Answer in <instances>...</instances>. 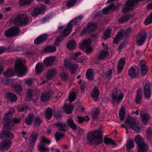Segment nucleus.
I'll list each match as a JSON object with an SVG mask.
<instances>
[{
  "label": "nucleus",
  "mask_w": 152,
  "mask_h": 152,
  "mask_svg": "<svg viewBox=\"0 0 152 152\" xmlns=\"http://www.w3.org/2000/svg\"><path fill=\"white\" fill-rule=\"evenodd\" d=\"M103 128L100 126L98 129L88 132L87 135V140L89 143L94 145L100 144L103 140Z\"/></svg>",
  "instance_id": "f257e3e1"
},
{
  "label": "nucleus",
  "mask_w": 152,
  "mask_h": 152,
  "mask_svg": "<svg viewBox=\"0 0 152 152\" xmlns=\"http://www.w3.org/2000/svg\"><path fill=\"white\" fill-rule=\"evenodd\" d=\"M126 134L129 133L128 128H130L136 132H139L142 129V125L134 118L131 117L126 118L125 122Z\"/></svg>",
  "instance_id": "f03ea898"
},
{
  "label": "nucleus",
  "mask_w": 152,
  "mask_h": 152,
  "mask_svg": "<svg viewBox=\"0 0 152 152\" xmlns=\"http://www.w3.org/2000/svg\"><path fill=\"white\" fill-rule=\"evenodd\" d=\"M83 18L82 15L78 16L70 21L67 24L66 28L61 33V35L66 37L68 36L72 31V28L73 24H78Z\"/></svg>",
  "instance_id": "7ed1b4c3"
},
{
  "label": "nucleus",
  "mask_w": 152,
  "mask_h": 152,
  "mask_svg": "<svg viewBox=\"0 0 152 152\" xmlns=\"http://www.w3.org/2000/svg\"><path fill=\"white\" fill-rule=\"evenodd\" d=\"M124 94L119 89L115 88L112 91L111 99L113 105L117 106V104L122 100L124 97Z\"/></svg>",
  "instance_id": "20e7f679"
},
{
  "label": "nucleus",
  "mask_w": 152,
  "mask_h": 152,
  "mask_svg": "<svg viewBox=\"0 0 152 152\" xmlns=\"http://www.w3.org/2000/svg\"><path fill=\"white\" fill-rule=\"evenodd\" d=\"M132 31L131 28H129L125 31L124 29H121L117 33L115 38L113 39V42L115 44H118L123 38L124 37H126L130 34Z\"/></svg>",
  "instance_id": "39448f33"
},
{
  "label": "nucleus",
  "mask_w": 152,
  "mask_h": 152,
  "mask_svg": "<svg viewBox=\"0 0 152 152\" xmlns=\"http://www.w3.org/2000/svg\"><path fill=\"white\" fill-rule=\"evenodd\" d=\"M28 18L26 15L22 14L17 15L13 19L12 21L15 25L21 27L28 23Z\"/></svg>",
  "instance_id": "423d86ee"
},
{
  "label": "nucleus",
  "mask_w": 152,
  "mask_h": 152,
  "mask_svg": "<svg viewBox=\"0 0 152 152\" xmlns=\"http://www.w3.org/2000/svg\"><path fill=\"white\" fill-rule=\"evenodd\" d=\"M134 141L139 148L138 152H148V145L144 142L143 139L140 135L135 137Z\"/></svg>",
  "instance_id": "0eeeda50"
},
{
  "label": "nucleus",
  "mask_w": 152,
  "mask_h": 152,
  "mask_svg": "<svg viewBox=\"0 0 152 152\" xmlns=\"http://www.w3.org/2000/svg\"><path fill=\"white\" fill-rule=\"evenodd\" d=\"M14 111V109L13 108H11L9 112L4 115V118L5 121V124H4L5 127L7 129L12 130L14 129V126L10 123V117L9 116L13 113Z\"/></svg>",
  "instance_id": "6e6552de"
},
{
  "label": "nucleus",
  "mask_w": 152,
  "mask_h": 152,
  "mask_svg": "<svg viewBox=\"0 0 152 152\" xmlns=\"http://www.w3.org/2000/svg\"><path fill=\"white\" fill-rule=\"evenodd\" d=\"M20 31L18 28L13 26L5 31L4 35L7 37H14L18 35Z\"/></svg>",
  "instance_id": "1a4fd4ad"
},
{
  "label": "nucleus",
  "mask_w": 152,
  "mask_h": 152,
  "mask_svg": "<svg viewBox=\"0 0 152 152\" xmlns=\"http://www.w3.org/2000/svg\"><path fill=\"white\" fill-rule=\"evenodd\" d=\"M25 66L23 64L21 60H18L15 66L16 72L19 75H22L26 72Z\"/></svg>",
  "instance_id": "9d476101"
},
{
  "label": "nucleus",
  "mask_w": 152,
  "mask_h": 152,
  "mask_svg": "<svg viewBox=\"0 0 152 152\" xmlns=\"http://www.w3.org/2000/svg\"><path fill=\"white\" fill-rule=\"evenodd\" d=\"M58 73V69L56 68H52L48 70L44 75V77L48 80L53 79Z\"/></svg>",
  "instance_id": "9b49d317"
},
{
  "label": "nucleus",
  "mask_w": 152,
  "mask_h": 152,
  "mask_svg": "<svg viewBox=\"0 0 152 152\" xmlns=\"http://www.w3.org/2000/svg\"><path fill=\"white\" fill-rule=\"evenodd\" d=\"M147 37V34L145 32L139 33L137 38V42L138 45H142L144 44Z\"/></svg>",
  "instance_id": "f8f14e48"
},
{
  "label": "nucleus",
  "mask_w": 152,
  "mask_h": 152,
  "mask_svg": "<svg viewBox=\"0 0 152 152\" xmlns=\"http://www.w3.org/2000/svg\"><path fill=\"white\" fill-rule=\"evenodd\" d=\"M96 28V24L91 23H88L86 27L82 31V33L83 34L87 33H90L94 30Z\"/></svg>",
  "instance_id": "ddd939ff"
},
{
  "label": "nucleus",
  "mask_w": 152,
  "mask_h": 152,
  "mask_svg": "<svg viewBox=\"0 0 152 152\" xmlns=\"http://www.w3.org/2000/svg\"><path fill=\"white\" fill-rule=\"evenodd\" d=\"M65 66L68 68L72 74H74L77 71V66L74 64L70 63L68 59H66L64 61Z\"/></svg>",
  "instance_id": "4468645a"
},
{
  "label": "nucleus",
  "mask_w": 152,
  "mask_h": 152,
  "mask_svg": "<svg viewBox=\"0 0 152 152\" xmlns=\"http://www.w3.org/2000/svg\"><path fill=\"white\" fill-rule=\"evenodd\" d=\"M56 56L46 57L44 60V63L48 66H52L56 64Z\"/></svg>",
  "instance_id": "2eb2a0df"
},
{
  "label": "nucleus",
  "mask_w": 152,
  "mask_h": 152,
  "mask_svg": "<svg viewBox=\"0 0 152 152\" xmlns=\"http://www.w3.org/2000/svg\"><path fill=\"white\" fill-rule=\"evenodd\" d=\"M1 139L4 140H10L14 138V134L12 133L8 130H5L2 132Z\"/></svg>",
  "instance_id": "dca6fc26"
},
{
  "label": "nucleus",
  "mask_w": 152,
  "mask_h": 152,
  "mask_svg": "<svg viewBox=\"0 0 152 152\" xmlns=\"http://www.w3.org/2000/svg\"><path fill=\"white\" fill-rule=\"evenodd\" d=\"M139 73L138 68L136 66H131L129 70L128 75L132 78L137 76Z\"/></svg>",
  "instance_id": "f3484780"
},
{
  "label": "nucleus",
  "mask_w": 152,
  "mask_h": 152,
  "mask_svg": "<svg viewBox=\"0 0 152 152\" xmlns=\"http://www.w3.org/2000/svg\"><path fill=\"white\" fill-rule=\"evenodd\" d=\"M11 145V142L9 140H4L0 143V150L2 151H4V149L7 150Z\"/></svg>",
  "instance_id": "a211bd4d"
},
{
  "label": "nucleus",
  "mask_w": 152,
  "mask_h": 152,
  "mask_svg": "<svg viewBox=\"0 0 152 152\" xmlns=\"http://www.w3.org/2000/svg\"><path fill=\"white\" fill-rule=\"evenodd\" d=\"M144 94L145 98L149 99L151 96V91L150 85L146 84L144 87Z\"/></svg>",
  "instance_id": "6ab92c4d"
},
{
  "label": "nucleus",
  "mask_w": 152,
  "mask_h": 152,
  "mask_svg": "<svg viewBox=\"0 0 152 152\" xmlns=\"http://www.w3.org/2000/svg\"><path fill=\"white\" fill-rule=\"evenodd\" d=\"M140 115L141 118L143 123L144 124H147L150 118V116L149 115L145 113L142 111H141Z\"/></svg>",
  "instance_id": "aec40b11"
},
{
  "label": "nucleus",
  "mask_w": 152,
  "mask_h": 152,
  "mask_svg": "<svg viewBox=\"0 0 152 152\" xmlns=\"http://www.w3.org/2000/svg\"><path fill=\"white\" fill-rule=\"evenodd\" d=\"M99 91L98 88L95 87L92 90V92L91 94V97L93 99L94 101H97L99 98Z\"/></svg>",
  "instance_id": "412c9836"
},
{
  "label": "nucleus",
  "mask_w": 152,
  "mask_h": 152,
  "mask_svg": "<svg viewBox=\"0 0 152 152\" xmlns=\"http://www.w3.org/2000/svg\"><path fill=\"white\" fill-rule=\"evenodd\" d=\"M48 37L47 35L45 34H42L35 39L34 43L36 45H38L40 43L45 41Z\"/></svg>",
  "instance_id": "4be33fe9"
},
{
  "label": "nucleus",
  "mask_w": 152,
  "mask_h": 152,
  "mask_svg": "<svg viewBox=\"0 0 152 152\" xmlns=\"http://www.w3.org/2000/svg\"><path fill=\"white\" fill-rule=\"evenodd\" d=\"M125 63L126 61L124 58H121L119 60L118 62V73H120L122 72Z\"/></svg>",
  "instance_id": "5701e85b"
},
{
  "label": "nucleus",
  "mask_w": 152,
  "mask_h": 152,
  "mask_svg": "<svg viewBox=\"0 0 152 152\" xmlns=\"http://www.w3.org/2000/svg\"><path fill=\"white\" fill-rule=\"evenodd\" d=\"M140 66L141 69V73L142 76H145L147 73L148 71V67L145 65L144 61H142L140 62Z\"/></svg>",
  "instance_id": "b1692460"
},
{
  "label": "nucleus",
  "mask_w": 152,
  "mask_h": 152,
  "mask_svg": "<svg viewBox=\"0 0 152 152\" xmlns=\"http://www.w3.org/2000/svg\"><path fill=\"white\" fill-rule=\"evenodd\" d=\"M6 99L11 102H14L17 99L16 95L12 93H8L6 94Z\"/></svg>",
  "instance_id": "393cba45"
},
{
  "label": "nucleus",
  "mask_w": 152,
  "mask_h": 152,
  "mask_svg": "<svg viewBox=\"0 0 152 152\" xmlns=\"http://www.w3.org/2000/svg\"><path fill=\"white\" fill-rule=\"evenodd\" d=\"M37 134L36 132H33L28 139L29 144H31L34 143L37 140Z\"/></svg>",
  "instance_id": "a878e982"
},
{
  "label": "nucleus",
  "mask_w": 152,
  "mask_h": 152,
  "mask_svg": "<svg viewBox=\"0 0 152 152\" xmlns=\"http://www.w3.org/2000/svg\"><path fill=\"white\" fill-rule=\"evenodd\" d=\"M74 108L73 106L71 104L67 105L65 104L64 107V109L65 112L67 114L71 113L73 111V110Z\"/></svg>",
  "instance_id": "bb28decb"
},
{
  "label": "nucleus",
  "mask_w": 152,
  "mask_h": 152,
  "mask_svg": "<svg viewBox=\"0 0 152 152\" xmlns=\"http://www.w3.org/2000/svg\"><path fill=\"white\" fill-rule=\"evenodd\" d=\"M38 150L40 152H47L49 151V148L42 142H40L38 146Z\"/></svg>",
  "instance_id": "cd10ccee"
},
{
  "label": "nucleus",
  "mask_w": 152,
  "mask_h": 152,
  "mask_svg": "<svg viewBox=\"0 0 152 152\" xmlns=\"http://www.w3.org/2000/svg\"><path fill=\"white\" fill-rule=\"evenodd\" d=\"M91 43L90 39L84 40L80 45V48L82 50H85L86 47L89 46Z\"/></svg>",
  "instance_id": "c85d7f7f"
},
{
  "label": "nucleus",
  "mask_w": 152,
  "mask_h": 152,
  "mask_svg": "<svg viewBox=\"0 0 152 152\" xmlns=\"http://www.w3.org/2000/svg\"><path fill=\"white\" fill-rule=\"evenodd\" d=\"M131 18L130 15H127L121 17L118 20L119 23H123L128 21Z\"/></svg>",
  "instance_id": "c756f323"
},
{
  "label": "nucleus",
  "mask_w": 152,
  "mask_h": 152,
  "mask_svg": "<svg viewBox=\"0 0 152 152\" xmlns=\"http://www.w3.org/2000/svg\"><path fill=\"white\" fill-rule=\"evenodd\" d=\"M76 42L75 41L71 40L68 42L67 45V47L70 50L75 49L76 47Z\"/></svg>",
  "instance_id": "7c9ffc66"
},
{
  "label": "nucleus",
  "mask_w": 152,
  "mask_h": 152,
  "mask_svg": "<svg viewBox=\"0 0 152 152\" xmlns=\"http://www.w3.org/2000/svg\"><path fill=\"white\" fill-rule=\"evenodd\" d=\"M50 97L51 96L49 92L44 93L41 95L40 99L42 102H45L49 99Z\"/></svg>",
  "instance_id": "2f4dec72"
},
{
  "label": "nucleus",
  "mask_w": 152,
  "mask_h": 152,
  "mask_svg": "<svg viewBox=\"0 0 152 152\" xmlns=\"http://www.w3.org/2000/svg\"><path fill=\"white\" fill-rule=\"evenodd\" d=\"M35 72L37 74H40L43 70V67L42 64L37 63L35 67Z\"/></svg>",
  "instance_id": "473e14b6"
},
{
  "label": "nucleus",
  "mask_w": 152,
  "mask_h": 152,
  "mask_svg": "<svg viewBox=\"0 0 152 152\" xmlns=\"http://www.w3.org/2000/svg\"><path fill=\"white\" fill-rule=\"evenodd\" d=\"M45 115L47 119H50L52 116V109L49 107L47 108L45 112Z\"/></svg>",
  "instance_id": "72a5a7b5"
},
{
  "label": "nucleus",
  "mask_w": 152,
  "mask_h": 152,
  "mask_svg": "<svg viewBox=\"0 0 152 152\" xmlns=\"http://www.w3.org/2000/svg\"><path fill=\"white\" fill-rule=\"evenodd\" d=\"M56 48L53 46L46 47L44 49V51L45 53H50L55 52L56 50Z\"/></svg>",
  "instance_id": "f704fd0d"
},
{
  "label": "nucleus",
  "mask_w": 152,
  "mask_h": 152,
  "mask_svg": "<svg viewBox=\"0 0 152 152\" xmlns=\"http://www.w3.org/2000/svg\"><path fill=\"white\" fill-rule=\"evenodd\" d=\"M94 74L93 70L91 69H88L86 72V77L88 80H91L94 77Z\"/></svg>",
  "instance_id": "c9c22d12"
},
{
  "label": "nucleus",
  "mask_w": 152,
  "mask_h": 152,
  "mask_svg": "<svg viewBox=\"0 0 152 152\" xmlns=\"http://www.w3.org/2000/svg\"><path fill=\"white\" fill-rule=\"evenodd\" d=\"M29 12L31 15L34 16H37L39 15L37 8L32 7L29 10Z\"/></svg>",
  "instance_id": "e433bc0d"
},
{
  "label": "nucleus",
  "mask_w": 152,
  "mask_h": 152,
  "mask_svg": "<svg viewBox=\"0 0 152 152\" xmlns=\"http://www.w3.org/2000/svg\"><path fill=\"white\" fill-rule=\"evenodd\" d=\"M142 95V91L140 90L137 91L136 98H135V101L137 103L140 104V103Z\"/></svg>",
  "instance_id": "4c0bfd02"
},
{
  "label": "nucleus",
  "mask_w": 152,
  "mask_h": 152,
  "mask_svg": "<svg viewBox=\"0 0 152 152\" xmlns=\"http://www.w3.org/2000/svg\"><path fill=\"white\" fill-rule=\"evenodd\" d=\"M55 125L61 128L59 129V131L61 130L64 132L66 131V129H65L66 127V124L65 123L58 122L55 123Z\"/></svg>",
  "instance_id": "58836bf2"
},
{
  "label": "nucleus",
  "mask_w": 152,
  "mask_h": 152,
  "mask_svg": "<svg viewBox=\"0 0 152 152\" xmlns=\"http://www.w3.org/2000/svg\"><path fill=\"white\" fill-rule=\"evenodd\" d=\"M68 123L69 125L73 130H76L77 129V126L72 119H68Z\"/></svg>",
  "instance_id": "ea45409f"
},
{
  "label": "nucleus",
  "mask_w": 152,
  "mask_h": 152,
  "mask_svg": "<svg viewBox=\"0 0 152 152\" xmlns=\"http://www.w3.org/2000/svg\"><path fill=\"white\" fill-rule=\"evenodd\" d=\"M105 144H106L107 147L108 146V145H116V143L113 140L110 138L105 137Z\"/></svg>",
  "instance_id": "a19ab883"
},
{
  "label": "nucleus",
  "mask_w": 152,
  "mask_h": 152,
  "mask_svg": "<svg viewBox=\"0 0 152 152\" xmlns=\"http://www.w3.org/2000/svg\"><path fill=\"white\" fill-rule=\"evenodd\" d=\"M14 75V72L12 69H9L3 73V75L5 77H8L12 76Z\"/></svg>",
  "instance_id": "79ce46f5"
},
{
  "label": "nucleus",
  "mask_w": 152,
  "mask_h": 152,
  "mask_svg": "<svg viewBox=\"0 0 152 152\" xmlns=\"http://www.w3.org/2000/svg\"><path fill=\"white\" fill-rule=\"evenodd\" d=\"M114 5L113 3H111L108 6L105 7V14L109 13L110 12L113 11L114 9Z\"/></svg>",
  "instance_id": "37998d69"
},
{
  "label": "nucleus",
  "mask_w": 152,
  "mask_h": 152,
  "mask_svg": "<svg viewBox=\"0 0 152 152\" xmlns=\"http://www.w3.org/2000/svg\"><path fill=\"white\" fill-rule=\"evenodd\" d=\"M34 115L33 114H30L28 117L26 118L25 119V122L28 125L31 124Z\"/></svg>",
  "instance_id": "c03bdc74"
},
{
  "label": "nucleus",
  "mask_w": 152,
  "mask_h": 152,
  "mask_svg": "<svg viewBox=\"0 0 152 152\" xmlns=\"http://www.w3.org/2000/svg\"><path fill=\"white\" fill-rule=\"evenodd\" d=\"M134 144L133 140H129L127 141L126 148L127 150H130L134 148Z\"/></svg>",
  "instance_id": "a18cd8bd"
},
{
  "label": "nucleus",
  "mask_w": 152,
  "mask_h": 152,
  "mask_svg": "<svg viewBox=\"0 0 152 152\" xmlns=\"http://www.w3.org/2000/svg\"><path fill=\"white\" fill-rule=\"evenodd\" d=\"M86 119H85V118L83 117H82L79 116H78L77 118L78 121V122L79 123H82L85 121L86 122H87L90 120V118L88 115H86Z\"/></svg>",
  "instance_id": "49530a36"
},
{
  "label": "nucleus",
  "mask_w": 152,
  "mask_h": 152,
  "mask_svg": "<svg viewBox=\"0 0 152 152\" xmlns=\"http://www.w3.org/2000/svg\"><path fill=\"white\" fill-rule=\"evenodd\" d=\"M97 59L99 60H103L104 58V50H103L96 56Z\"/></svg>",
  "instance_id": "de8ad7c7"
},
{
  "label": "nucleus",
  "mask_w": 152,
  "mask_h": 152,
  "mask_svg": "<svg viewBox=\"0 0 152 152\" xmlns=\"http://www.w3.org/2000/svg\"><path fill=\"white\" fill-rule=\"evenodd\" d=\"M77 0H68L67 2L66 6L71 7L75 5L77 3Z\"/></svg>",
  "instance_id": "09e8293b"
},
{
  "label": "nucleus",
  "mask_w": 152,
  "mask_h": 152,
  "mask_svg": "<svg viewBox=\"0 0 152 152\" xmlns=\"http://www.w3.org/2000/svg\"><path fill=\"white\" fill-rule=\"evenodd\" d=\"M113 73L111 69H109L106 73L105 78L107 81L110 80L112 78V75Z\"/></svg>",
  "instance_id": "8fccbe9b"
},
{
  "label": "nucleus",
  "mask_w": 152,
  "mask_h": 152,
  "mask_svg": "<svg viewBox=\"0 0 152 152\" xmlns=\"http://www.w3.org/2000/svg\"><path fill=\"white\" fill-rule=\"evenodd\" d=\"M33 0H20L19 2L20 5L23 6L26 4H29L31 3Z\"/></svg>",
  "instance_id": "3c124183"
},
{
  "label": "nucleus",
  "mask_w": 152,
  "mask_h": 152,
  "mask_svg": "<svg viewBox=\"0 0 152 152\" xmlns=\"http://www.w3.org/2000/svg\"><path fill=\"white\" fill-rule=\"evenodd\" d=\"M37 8L39 14L42 13L47 9L46 7L43 5H40Z\"/></svg>",
  "instance_id": "603ef678"
},
{
  "label": "nucleus",
  "mask_w": 152,
  "mask_h": 152,
  "mask_svg": "<svg viewBox=\"0 0 152 152\" xmlns=\"http://www.w3.org/2000/svg\"><path fill=\"white\" fill-rule=\"evenodd\" d=\"M152 23V16L150 14L146 18L144 23L145 25H147Z\"/></svg>",
  "instance_id": "864d4df0"
},
{
  "label": "nucleus",
  "mask_w": 152,
  "mask_h": 152,
  "mask_svg": "<svg viewBox=\"0 0 152 152\" xmlns=\"http://www.w3.org/2000/svg\"><path fill=\"white\" fill-rule=\"evenodd\" d=\"M14 88L15 89V92L19 94L22 91V88L20 85H15Z\"/></svg>",
  "instance_id": "5fc2aeb1"
},
{
  "label": "nucleus",
  "mask_w": 152,
  "mask_h": 152,
  "mask_svg": "<svg viewBox=\"0 0 152 152\" xmlns=\"http://www.w3.org/2000/svg\"><path fill=\"white\" fill-rule=\"evenodd\" d=\"M55 137L57 141L59 140L61 138L64 137L65 135L64 134L58 132H57L55 134Z\"/></svg>",
  "instance_id": "6e6d98bb"
},
{
  "label": "nucleus",
  "mask_w": 152,
  "mask_h": 152,
  "mask_svg": "<svg viewBox=\"0 0 152 152\" xmlns=\"http://www.w3.org/2000/svg\"><path fill=\"white\" fill-rule=\"evenodd\" d=\"M76 94L75 92H72L69 96V101L71 102L75 100L76 99Z\"/></svg>",
  "instance_id": "4d7b16f0"
},
{
  "label": "nucleus",
  "mask_w": 152,
  "mask_h": 152,
  "mask_svg": "<svg viewBox=\"0 0 152 152\" xmlns=\"http://www.w3.org/2000/svg\"><path fill=\"white\" fill-rule=\"evenodd\" d=\"M111 29L110 28H107L105 30V39L109 38L111 33Z\"/></svg>",
  "instance_id": "13d9d810"
},
{
  "label": "nucleus",
  "mask_w": 152,
  "mask_h": 152,
  "mask_svg": "<svg viewBox=\"0 0 152 152\" xmlns=\"http://www.w3.org/2000/svg\"><path fill=\"white\" fill-rule=\"evenodd\" d=\"M125 114L124 111L122 109H121L120 110L119 113V117L121 121H123L124 119Z\"/></svg>",
  "instance_id": "bf43d9fd"
},
{
  "label": "nucleus",
  "mask_w": 152,
  "mask_h": 152,
  "mask_svg": "<svg viewBox=\"0 0 152 152\" xmlns=\"http://www.w3.org/2000/svg\"><path fill=\"white\" fill-rule=\"evenodd\" d=\"M147 136L148 138L150 139L152 136V129L151 128H148L147 129Z\"/></svg>",
  "instance_id": "052dcab7"
},
{
  "label": "nucleus",
  "mask_w": 152,
  "mask_h": 152,
  "mask_svg": "<svg viewBox=\"0 0 152 152\" xmlns=\"http://www.w3.org/2000/svg\"><path fill=\"white\" fill-rule=\"evenodd\" d=\"M99 113V111L97 110L91 113L92 118L93 119H96L98 117Z\"/></svg>",
  "instance_id": "680f3d73"
},
{
  "label": "nucleus",
  "mask_w": 152,
  "mask_h": 152,
  "mask_svg": "<svg viewBox=\"0 0 152 152\" xmlns=\"http://www.w3.org/2000/svg\"><path fill=\"white\" fill-rule=\"evenodd\" d=\"M24 82L28 86H31L33 83L32 79L31 78H28L25 79Z\"/></svg>",
  "instance_id": "e2e57ef3"
},
{
  "label": "nucleus",
  "mask_w": 152,
  "mask_h": 152,
  "mask_svg": "<svg viewBox=\"0 0 152 152\" xmlns=\"http://www.w3.org/2000/svg\"><path fill=\"white\" fill-rule=\"evenodd\" d=\"M50 141L45 137H43L41 139V140L40 142L43 143H45L46 144H49L50 143Z\"/></svg>",
  "instance_id": "0e129e2a"
},
{
  "label": "nucleus",
  "mask_w": 152,
  "mask_h": 152,
  "mask_svg": "<svg viewBox=\"0 0 152 152\" xmlns=\"http://www.w3.org/2000/svg\"><path fill=\"white\" fill-rule=\"evenodd\" d=\"M41 122L40 118L39 117H37L35 119L34 125L35 126H37L39 125Z\"/></svg>",
  "instance_id": "69168bd1"
},
{
  "label": "nucleus",
  "mask_w": 152,
  "mask_h": 152,
  "mask_svg": "<svg viewBox=\"0 0 152 152\" xmlns=\"http://www.w3.org/2000/svg\"><path fill=\"white\" fill-rule=\"evenodd\" d=\"M33 92V90L31 89H28L27 90V97L31 98V97Z\"/></svg>",
  "instance_id": "338daca9"
},
{
  "label": "nucleus",
  "mask_w": 152,
  "mask_h": 152,
  "mask_svg": "<svg viewBox=\"0 0 152 152\" xmlns=\"http://www.w3.org/2000/svg\"><path fill=\"white\" fill-rule=\"evenodd\" d=\"M60 77L61 80L63 81L66 80L68 78L67 74L65 73L61 74Z\"/></svg>",
  "instance_id": "774afa93"
}]
</instances>
